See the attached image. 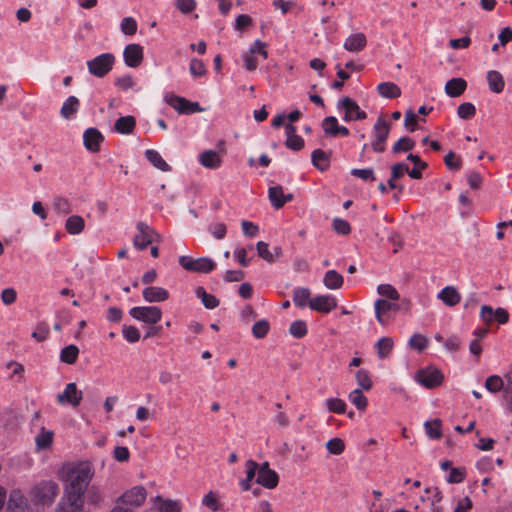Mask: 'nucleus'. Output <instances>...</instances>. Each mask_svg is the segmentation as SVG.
<instances>
[{
    "label": "nucleus",
    "instance_id": "bb28decb",
    "mask_svg": "<svg viewBox=\"0 0 512 512\" xmlns=\"http://www.w3.org/2000/svg\"><path fill=\"white\" fill-rule=\"evenodd\" d=\"M199 162L206 168L216 169L221 165V158L216 151L207 150L199 155Z\"/></svg>",
    "mask_w": 512,
    "mask_h": 512
},
{
    "label": "nucleus",
    "instance_id": "5fc2aeb1",
    "mask_svg": "<svg viewBox=\"0 0 512 512\" xmlns=\"http://www.w3.org/2000/svg\"><path fill=\"white\" fill-rule=\"evenodd\" d=\"M377 292L388 299L391 300H398L400 298V295L398 291L390 284H380L377 287Z\"/></svg>",
    "mask_w": 512,
    "mask_h": 512
},
{
    "label": "nucleus",
    "instance_id": "412c9836",
    "mask_svg": "<svg viewBox=\"0 0 512 512\" xmlns=\"http://www.w3.org/2000/svg\"><path fill=\"white\" fill-rule=\"evenodd\" d=\"M103 136L96 128H88L83 134V143L87 150L98 152Z\"/></svg>",
    "mask_w": 512,
    "mask_h": 512
},
{
    "label": "nucleus",
    "instance_id": "052dcab7",
    "mask_svg": "<svg viewBox=\"0 0 512 512\" xmlns=\"http://www.w3.org/2000/svg\"><path fill=\"white\" fill-rule=\"evenodd\" d=\"M357 384L365 390H369L372 387V380L367 370L360 369L356 373Z\"/></svg>",
    "mask_w": 512,
    "mask_h": 512
},
{
    "label": "nucleus",
    "instance_id": "0e129e2a",
    "mask_svg": "<svg viewBox=\"0 0 512 512\" xmlns=\"http://www.w3.org/2000/svg\"><path fill=\"white\" fill-rule=\"evenodd\" d=\"M465 476H466L465 469L451 468L446 480L448 483H452V484L461 483L464 481Z\"/></svg>",
    "mask_w": 512,
    "mask_h": 512
},
{
    "label": "nucleus",
    "instance_id": "2f4dec72",
    "mask_svg": "<svg viewBox=\"0 0 512 512\" xmlns=\"http://www.w3.org/2000/svg\"><path fill=\"white\" fill-rule=\"evenodd\" d=\"M80 102L77 97L69 96L63 103L60 114L65 119H71L79 110Z\"/></svg>",
    "mask_w": 512,
    "mask_h": 512
},
{
    "label": "nucleus",
    "instance_id": "4468645a",
    "mask_svg": "<svg viewBox=\"0 0 512 512\" xmlns=\"http://www.w3.org/2000/svg\"><path fill=\"white\" fill-rule=\"evenodd\" d=\"M82 400V392L77 389L75 383H68L64 391L57 395V401L61 405L70 404L77 407Z\"/></svg>",
    "mask_w": 512,
    "mask_h": 512
},
{
    "label": "nucleus",
    "instance_id": "ea45409f",
    "mask_svg": "<svg viewBox=\"0 0 512 512\" xmlns=\"http://www.w3.org/2000/svg\"><path fill=\"white\" fill-rule=\"evenodd\" d=\"M53 432L50 430H46L42 427L40 433L35 438L36 447L38 450H43L52 444L53 441Z\"/></svg>",
    "mask_w": 512,
    "mask_h": 512
},
{
    "label": "nucleus",
    "instance_id": "e433bc0d",
    "mask_svg": "<svg viewBox=\"0 0 512 512\" xmlns=\"http://www.w3.org/2000/svg\"><path fill=\"white\" fill-rule=\"evenodd\" d=\"M136 125L133 116H122L115 122V130L121 134H130L133 132Z\"/></svg>",
    "mask_w": 512,
    "mask_h": 512
},
{
    "label": "nucleus",
    "instance_id": "20e7f679",
    "mask_svg": "<svg viewBox=\"0 0 512 512\" xmlns=\"http://www.w3.org/2000/svg\"><path fill=\"white\" fill-rule=\"evenodd\" d=\"M337 109L344 112L342 120L345 122L364 120L367 117V113L350 97L340 99L337 103Z\"/></svg>",
    "mask_w": 512,
    "mask_h": 512
},
{
    "label": "nucleus",
    "instance_id": "680f3d73",
    "mask_svg": "<svg viewBox=\"0 0 512 512\" xmlns=\"http://www.w3.org/2000/svg\"><path fill=\"white\" fill-rule=\"evenodd\" d=\"M189 70L194 77H201L206 74V67L203 61L197 58L191 59Z\"/></svg>",
    "mask_w": 512,
    "mask_h": 512
},
{
    "label": "nucleus",
    "instance_id": "c9c22d12",
    "mask_svg": "<svg viewBox=\"0 0 512 512\" xmlns=\"http://www.w3.org/2000/svg\"><path fill=\"white\" fill-rule=\"evenodd\" d=\"M311 292L310 289L306 287H297L293 290V302L295 306L303 308L306 306H309V301L312 299L310 298Z\"/></svg>",
    "mask_w": 512,
    "mask_h": 512
},
{
    "label": "nucleus",
    "instance_id": "2eb2a0df",
    "mask_svg": "<svg viewBox=\"0 0 512 512\" xmlns=\"http://www.w3.org/2000/svg\"><path fill=\"white\" fill-rule=\"evenodd\" d=\"M337 306L335 297L329 294L317 295L309 301V308L320 313H329Z\"/></svg>",
    "mask_w": 512,
    "mask_h": 512
},
{
    "label": "nucleus",
    "instance_id": "58836bf2",
    "mask_svg": "<svg viewBox=\"0 0 512 512\" xmlns=\"http://www.w3.org/2000/svg\"><path fill=\"white\" fill-rule=\"evenodd\" d=\"M196 296L201 299L207 309H214L219 305V300L214 295L207 293L203 287L196 289Z\"/></svg>",
    "mask_w": 512,
    "mask_h": 512
},
{
    "label": "nucleus",
    "instance_id": "f03ea898",
    "mask_svg": "<svg viewBox=\"0 0 512 512\" xmlns=\"http://www.w3.org/2000/svg\"><path fill=\"white\" fill-rule=\"evenodd\" d=\"M178 263L183 269L189 272L202 274L210 273L216 268L215 261L209 257L193 259L189 256H180Z\"/></svg>",
    "mask_w": 512,
    "mask_h": 512
},
{
    "label": "nucleus",
    "instance_id": "72a5a7b5",
    "mask_svg": "<svg viewBox=\"0 0 512 512\" xmlns=\"http://www.w3.org/2000/svg\"><path fill=\"white\" fill-rule=\"evenodd\" d=\"M85 227L84 219L79 215H71L66 219L65 229L71 235L80 234Z\"/></svg>",
    "mask_w": 512,
    "mask_h": 512
},
{
    "label": "nucleus",
    "instance_id": "7ed1b4c3",
    "mask_svg": "<svg viewBox=\"0 0 512 512\" xmlns=\"http://www.w3.org/2000/svg\"><path fill=\"white\" fill-rule=\"evenodd\" d=\"M115 57L112 53H102L87 61V68L90 74L102 78L113 68Z\"/></svg>",
    "mask_w": 512,
    "mask_h": 512
},
{
    "label": "nucleus",
    "instance_id": "f8f14e48",
    "mask_svg": "<svg viewBox=\"0 0 512 512\" xmlns=\"http://www.w3.org/2000/svg\"><path fill=\"white\" fill-rule=\"evenodd\" d=\"M165 101L180 114H193L202 111L198 102H191L174 94H167L165 96Z\"/></svg>",
    "mask_w": 512,
    "mask_h": 512
},
{
    "label": "nucleus",
    "instance_id": "4d7b16f0",
    "mask_svg": "<svg viewBox=\"0 0 512 512\" xmlns=\"http://www.w3.org/2000/svg\"><path fill=\"white\" fill-rule=\"evenodd\" d=\"M327 450L333 455H340L345 450V443L340 438H332L326 443Z\"/></svg>",
    "mask_w": 512,
    "mask_h": 512
},
{
    "label": "nucleus",
    "instance_id": "a19ab883",
    "mask_svg": "<svg viewBox=\"0 0 512 512\" xmlns=\"http://www.w3.org/2000/svg\"><path fill=\"white\" fill-rule=\"evenodd\" d=\"M79 349L71 344L64 347L60 352V360L67 364H73L78 358Z\"/></svg>",
    "mask_w": 512,
    "mask_h": 512
},
{
    "label": "nucleus",
    "instance_id": "ddd939ff",
    "mask_svg": "<svg viewBox=\"0 0 512 512\" xmlns=\"http://www.w3.org/2000/svg\"><path fill=\"white\" fill-rule=\"evenodd\" d=\"M255 483L269 490L277 487L279 483V476L275 470L270 468L267 461L260 464L258 477H256Z\"/></svg>",
    "mask_w": 512,
    "mask_h": 512
},
{
    "label": "nucleus",
    "instance_id": "a211bd4d",
    "mask_svg": "<svg viewBox=\"0 0 512 512\" xmlns=\"http://www.w3.org/2000/svg\"><path fill=\"white\" fill-rule=\"evenodd\" d=\"M259 468L260 464L252 459L245 462V478L239 481L242 491H249L251 489L252 481L258 477Z\"/></svg>",
    "mask_w": 512,
    "mask_h": 512
},
{
    "label": "nucleus",
    "instance_id": "393cba45",
    "mask_svg": "<svg viewBox=\"0 0 512 512\" xmlns=\"http://www.w3.org/2000/svg\"><path fill=\"white\" fill-rule=\"evenodd\" d=\"M486 80L491 92L499 94L504 90L505 81L502 74L496 70H490L486 74Z\"/></svg>",
    "mask_w": 512,
    "mask_h": 512
},
{
    "label": "nucleus",
    "instance_id": "37998d69",
    "mask_svg": "<svg viewBox=\"0 0 512 512\" xmlns=\"http://www.w3.org/2000/svg\"><path fill=\"white\" fill-rule=\"evenodd\" d=\"M202 505L212 512H217L221 508V503L217 493L209 491L202 499Z\"/></svg>",
    "mask_w": 512,
    "mask_h": 512
},
{
    "label": "nucleus",
    "instance_id": "473e14b6",
    "mask_svg": "<svg viewBox=\"0 0 512 512\" xmlns=\"http://www.w3.org/2000/svg\"><path fill=\"white\" fill-rule=\"evenodd\" d=\"M323 283L330 290L340 289L344 283L343 276L336 270H328L323 278Z\"/></svg>",
    "mask_w": 512,
    "mask_h": 512
},
{
    "label": "nucleus",
    "instance_id": "c756f323",
    "mask_svg": "<svg viewBox=\"0 0 512 512\" xmlns=\"http://www.w3.org/2000/svg\"><path fill=\"white\" fill-rule=\"evenodd\" d=\"M378 93L387 99H395L401 96V89L393 82H382L377 86Z\"/></svg>",
    "mask_w": 512,
    "mask_h": 512
},
{
    "label": "nucleus",
    "instance_id": "13d9d810",
    "mask_svg": "<svg viewBox=\"0 0 512 512\" xmlns=\"http://www.w3.org/2000/svg\"><path fill=\"white\" fill-rule=\"evenodd\" d=\"M457 114L461 119H471L476 114V108L472 103L465 102L458 106Z\"/></svg>",
    "mask_w": 512,
    "mask_h": 512
},
{
    "label": "nucleus",
    "instance_id": "864d4df0",
    "mask_svg": "<svg viewBox=\"0 0 512 512\" xmlns=\"http://www.w3.org/2000/svg\"><path fill=\"white\" fill-rule=\"evenodd\" d=\"M307 325L302 320L294 321L289 328V332L295 338H303L307 334Z\"/></svg>",
    "mask_w": 512,
    "mask_h": 512
},
{
    "label": "nucleus",
    "instance_id": "39448f33",
    "mask_svg": "<svg viewBox=\"0 0 512 512\" xmlns=\"http://www.w3.org/2000/svg\"><path fill=\"white\" fill-rule=\"evenodd\" d=\"M129 314L134 319L147 324H156L162 318V311L157 306H136L130 309Z\"/></svg>",
    "mask_w": 512,
    "mask_h": 512
},
{
    "label": "nucleus",
    "instance_id": "09e8293b",
    "mask_svg": "<svg viewBox=\"0 0 512 512\" xmlns=\"http://www.w3.org/2000/svg\"><path fill=\"white\" fill-rule=\"evenodd\" d=\"M325 407L330 412L342 414L345 412L346 403L339 398H328L325 400Z\"/></svg>",
    "mask_w": 512,
    "mask_h": 512
},
{
    "label": "nucleus",
    "instance_id": "a878e982",
    "mask_svg": "<svg viewBox=\"0 0 512 512\" xmlns=\"http://www.w3.org/2000/svg\"><path fill=\"white\" fill-rule=\"evenodd\" d=\"M145 158L157 169L163 172L172 170L171 166L164 160L161 154L154 149H147L145 151Z\"/></svg>",
    "mask_w": 512,
    "mask_h": 512
},
{
    "label": "nucleus",
    "instance_id": "f704fd0d",
    "mask_svg": "<svg viewBox=\"0 0 512 512\" xmlns=\"http://www.w3.org/2000/svg\"><path fill=\"white\" fill-rule=\"evenodd\" d=\"M394 347V341L391 337H382L380 338L376 344L375 349L377 351V355L379 359H386L391 354Z\"/></svg>",
    "mask_w": 512,
    "mask_h": 512
},
{
    "label": "nucleus",
    "instance_id": "4be33fe9",
    "mask_svg": "<svg viewBox=\"0 0 512 512\" xmlns=\"http://www.w3.org/2000/svg\"><path fill=\"white\" fill-rule=\"evenodd\" d=\"M142 296L146 302H163L169 298V292L158 286H149L142 291Z\"/></svg>",
    "mask_w": 512,
    "mask_h": 512
},
{
    "label": "nucleus",
    "instance_id": "1a4fd4ad",
    "mask_svg": "<svg viewBox=\"0 0 512 512\" xmlns=\"http://www.w3.org/2000/svg\"><path fill=\"white\" fill-rule=\"evenodd\" d=\"M443 378L442 372L435 367L421 369L414 377L416 382L428 389L441 385Z\"/></svg>",
    "mask_w": 512,
    "mask_h": 512
},
{
    "label": "nucleus",
    "instance_id": "a18cd8bd",
    "mask_svg": "<svg viewBox=\"0 0 512 512\" xmlns=\"http://www.w3.org/2000/svg\"><path fill=\"white\" fill-rule=\"evenodd\" d=\"M425 432L430 439H439L442 436L441 422L438 419L424 423Z\"/></svg>",
    "mask_w": 512,
    "mask_h": 512
},
{
    "label": "nucleus",
    "instance_id": "aec40b11",
    "mask_svg": "<svg viewBox=\"0 0 512 512\" xmlns=\"http://www.w3.org/2000/svg\"><path fill=\"white\" fill-rule=\"evenodd\" d=\"M55 512H83V499H73L71 495L64 494Z\"/></svg>",
    "mask_w": 512,
    "mask_h": 512
},
{
    "label": "nucleus",
    "instance_id": "338daca9",
    "mask_svg": "<svg viewBox=\"0 0 512 512\" xmlns=\"http://www.w3.org/2000/svg\"><path fill=\"white\" fill-rule=\"evenodd\" d=\"M53 206L55 210L62 214H68L71 210L68 199L57 196L53 199Z\"/></svg>",
    "mask_w": 512,
    "mask_h": 512
},
{
    "label": "nucleus",
    "instance_id": "8fccbe9b",
    "mask_svg": "<svg viewBox=\"0 0 512 512\" xmlns=\"http://www.w3.org/2000/svg\"><path fill=\"white\" fill-rule=\"evenodd\" d=\"M269 329H270V324L267 320H265V319L259 320L252 327V335L256 339H262L268 334Z\"/></svg>",
    "mask_w": 512,
    "mask_h": 512
},
{
    "label": "nucleus",
    "instance_id": "5701e85b",
    "mask_svg": "<svg viewBox=\"0 0 512 512\" xmlns=\"http://www.w3.org/2000/svg\"><path fill=\"white\" fill-rule=\"evenodd\" d=\"M437 298L448 307L456 306L461 301V295L454 286H446L441 289Z\"/></svg>",
    "mask_w": 512,
    "mask_h": 512
},
{
    "label": "nucleus",
    "instance_id": "cd10ccee",
    "mask_svg": "<svg viewBox=\"0 0 512 512\" xmlns=\"http://www.w3.org/2000/svg\"><path fill=\"white\" fill-rule=\"evenodd\" d=\"M374 308L377 321L381 325H385L386 320L384 319V314L389 312L390 310H395L397 308V305L384 299H378L374 304Z\"/></svg>",
    "mask_w": 512,
    "mask_h": 512
},
{
    "label": "nucleus",
    "instance_id": "f257e3e1",
    "mask_svg": "<svg viewBox=\"0 0 512 512\" xmlns=\"http://www.w3.org/2000/svg\"><path fill=\"white\" fill-rule=\"evenodd\" d=\"M93 475L94 472L89 462L65 466L61 476L65 483L64 494L71 495L73 499L83 498Z\"/></svg>",
    "mask_w": 512,
    "mask_h": 512
},
{
    "label": "nucleus",
    "instance_id": "9b49d317",
    "mask_svg": "<svg viewBox=\"0 0 512 512\" xmlns=\"http://www.w3.org/2000/svg\"><path fill=\"white\" fill-rule=\"evenodd\" d=\"M147 496L146 489L142 486H135L131 489L127 490L119 499L118 503L128 506L127 508H131L134 510L135 508L140 507Z\"/></svg>",
    "mask_w": 512,
    "mask_h": 512
},
{
    "label": "nucleus",
    "instance_id": "0eeeda50",
    "mask_svg": "<svg viewBox=\"0 0 512 512\" xmlns=\"http://www.w3.org/2000/svg\"><path fill=\"white\" fill-rule=\"evenodd\" d=\"M479 317L486 325H491L494 322L503 325L509 321V313L506 309L502 307L494 309L490 305L481 306Z\"/></svg>",
    "mask_w": 512,
    "mask_h": 512
},
{
    "label": "nucleus",
    "instance_id": "774afa93",
    "mask_svg": "<svg viewBox=\"0 0 512 512\" xmlns=\"http://www.w3.org/2000/svg\"><path fill=\"white\" fill-rule=\"evenodd\" d=\"M333 229L340 235H348L351 231V226L348 221L335 218L333 220Z\"/></svg>",
    "mask_w": 512,
    "mask_h": 512
},
{
    "label": "nucleus",
    "instance_id": "bf43d9fd",
    "mask_svg": "<svg viewBox=\"0 0 512 512\" xmlns=\"http://www.w3.org/2000/svg\"><path fill=\"white\" fill-rule=\"evenodd\" d=\"M258 256L265 261L274 262V254L269 250V245L264 241H259L256 244Z\"/></svg>",
    "mask_w": 512,
    "mask_h": 512
},
{
    "label": "nucleus",
    "instance_id": "de8ad7c7",
    "mask_svg": "<svg viewBox=\"0 0 512 512\" xmlns=\"http://www.w3.org/2000/svg\"><path fill=\"white\" fill-rule=\"evenodd\" d=\"M415 146V142L409 137L400 138L392 147V152L395 154L401 152H408Z\"/></svg>",
    "mask_w": 512,
    "mask_h": 512
},
{
    "label": "nucleus",
    "instance_id": "49530a36",
    "mask_svg": "<svg viewBox=\"0 0 512 512\" xmlns=\"http://www.w3.org/2000/svg\"><path fill=\"white\" fill-rule=\"evenodd\" d=\"M485 388L491 393L499 392L505 388L504 381L498 375H491L485 381Z\"/></svg>",
    "mask_w": 512,
    "mask_h": 512
},
{
    "label": "nucleus",
    "instance_id": "f3484780",
    "mask_svg": "<svg viewBox=\"0 0 512 512\" xmlns=\"http://www.w3.org/2000/svg\"><path fill=\"white\" fill-rule=\"evenodd\" d=\"M8 512H28V503L24 494L19 489L10 492L7 501Z\"/></svg>",
    "mask_w": 512,
    "mask_h": 512
},
{
    "label": "nucleus",
    "instance_id": "423d86ee",
    "mask_svg": "<svg viewBox=\"0 0 512 512\" xmlns=\"http://www.w3.org/2000/svg\"><path fill=\"white\" fill-rule=\"evenodd\" d=\"M390 124L382 119L378 118L373 126L374 141L371 143V148L376 153H382L385 151V143L389 137Z\"/></svg>",
    "mask_w": 512,
    "mask_h": 512
},
{
    "label": "nucleus",
    "instance_id": "603ef678",
    "mask_svg": "<svg viewBox=\"0 0 512 512\" xmlns=\"http://www.w3.org/2000/svg\"><path fill=\"white\" fill-rule=\"evenodd\" d=\"M338 120L335 116H327L323 119L322 128L325 134L330 136L337 135Z\"/></svg>",
    "mask_w": 512,
    "mask_h": 512
},
{
    "label": "nucleus",
    "instance_id": "7c9ffc66",
    "mask_svg": "<svg viewBox=\"0 0 512 512\" xmlns=\"http://www.w3.org/2000/svg\"><path fill=\"white\" fill-rule=\"evenodd\" d=\"M467 83L462 78H452L445 85V92L450 97L460 96L466 89Z\"/></svg>",
    "mask_w": 512,
    "mask_h": 512
},
{
    "label": "nucleus",
    "instance_id": "79ce46f5",
    "mask_svg": "<svg viewBox=\"0 0 512 512\" xmlns=\"http://www.w3.org/2000/svg\"><path fill=\"white\" fill-rule=\"evenodd\" d=\"M442 500L441 492L437 487H426L424 493L420 496L421 503L440 502Z\"/></svg>",
    "mask_w": 512,
    "mask_h": 512
},
{
    "label": "nucleus",
    "instance_id": "6ab92c4d",
    "mask_svg": "<svg viewBox=\"0 0 512 512\" xmlns=\"http://www.w3.org/2000/svg\"><path fill=\"white\" fill-rule=\"evenodd\" d=\"M269 200L275 209L282 208L287 202L293 199L291 193L285 194L279 185L270 187L268 190Z\"/></svg>",
    "mask_w": 512,
    "mask_h": 512
},
{
    "label": "nucleus",
    "instance_id": "9d476101",
    "mask_svg": "<svg viewBox=\"0 0 512 512\" xmlns=\"http://www.w3.org/2000/svg\"><path fill=\"white\" fill-rule=\"evenodd\" d=\"M136 229L137 234L133 239V245L137 250H144L159 237L155 230L146 223L139 222Z\"/></svg>",
    "mask_w": 512,
    "mask_h": 512
},
{
    "label": "nucleus",
    "instance_id": "b1692460",
    "mask_svg": "<svg viewBox=\"0 0 512 512\" xmlns=\"http://www.w3.org/2000/svg\"><path fill=\"white\" fill-rule=\"evenodd\" d=\"M285 134L287 136L286 146L294 151H299L304 147V140L301 136L296 134V127L292 124L285 126Z\"/></svg>",
    "mask_w": 512,
    "mask_h": 512
},
{
    "label": "nucleus",
    "instance_id": "c03bdc74",
    "mask_svg": "<svg viewBox=\"0 0 512 512\" xmlns=\"http://www.w3.org/2000/svg\"><path fill=\"white\" fill-rule=\"evenodd\" d=\"M349 401L358 409L364 410L368 401L360 389H355L349 393Z\"/></svg>",
    "mask_w": 512,
    "mask_h": 512
},
{
    "label": "nucleus",
    "instance_id": "dca6fc26",
    "mask_svg": "<svg viewBox=\"0 0 512 512\" xmlns=\"http://www.w3.org/2000/svg\"><path fill=\"white\" fill-rule=\"evenodd\" d=\"M123 58L128 67H138L143 60V47L135 43L127 45L123 51Z\"/></svg>",
    "mask_w": 512,
    "mask_h": 512
},
{
    "label": "nucleus",
    "instance_id": "4c0bfd02",
    "mask_svg": "<svg viewBox=\"0 0 512 512\" xmlns=\"http://www.w3.org/2000/svg\"><path fill=\"white\" fill-rule=\"evenodd\" d=\"M311 160L313 165L320 171H324L329 167V156L321 149H316L312 152Z\"/></svg>",
    "mask_w": 512,
    "mask_h": 512
},
{
    "label": "nucleus",
    "instance_id": "3c124183",
    "mask_svg": "<svg viewBox=\"0 0 512 512\" xmlns=\"http://www.w3.org/2000/svg\"><path fill=\"white\" fill-rule=\"evenodd\" d=\"M137 21L133 17H124L120 23L121 32L125 35H134L137 31Z\"/></svg>",
    "mask_w": 512,
    "mask_h": 512
},
{
    "label": "nucleus",
    "instance_id": "e2e57ef3",
    "mask_svg": "<svg viewBox=\"0 0 512 512\" xmlns=\"http://www.w3.org/2000/svg\"><path fill=\"white\" fill-rule=\"evenodd\" d=\"M122 334L129 343H135L140 339V332L135 326H123Z\"/></svg>",
    "mask_w": 512,
    "mask_h": 512
},
{
    "label": "nucleus",
    "instance_id": "c85d7f7f",
    "mask_svg": "<svg viewBox=\"0 0 512 512\" xmlns=\"http://www.w3.org/2000/svg\"><path fill=\"white\" fill-rule=\"evenodd\" d=\"M366 45V37L363 33L350 35L344 42V48L350 52L362 50Z\"/></svg>",
    "mask_w": 512,
    "mask_h": 512
},
{
    "label": "nucleus",
    "instance_id": "69168bd1",
    "mask_svg": "<svg viewBox=\"0 0 512 512\" xmlns=\"http://www.w3.org/2000/svg\"><path fill=\"white\" fill-rule=\"evenodd\" d=\"M158 510L159 512H180V504L174 500H160Z\"/></svg>",
    "mask_w": 512,
    "mask_h": 512
},
{
    "label": "nucleus",
    "instance_id": "6e6d98bb",
    "mask_svg": "<svg viewBox=\"0 0 512 512\" xmlns=\"http://www.w3.org/2000/svg\"><path fill=\"white\" fill-rule=\"evenodd\" d=\"M408 344L417 351H423L428 346V339L422 334H414L410 337Z\"/></svg>",
    "mask_w": 512,
    "mask_h": 512
},
{
    "label": "nucleus",
    "instance_id": "6e6552de",
    "mask_svg": "<svg viewBox=\"0 0 512 512\" xmlns=\"http://www.w3.org/2000/svg\"><path fill=\"white\" fill-rule=\"evenodd\" d=\"M58 494V485L51 480L42 481L32 489V495L42 504H50Z\"/></svg>",
    "mask_w": 512,
    "mask_h": 512
}]
</instances>
